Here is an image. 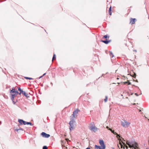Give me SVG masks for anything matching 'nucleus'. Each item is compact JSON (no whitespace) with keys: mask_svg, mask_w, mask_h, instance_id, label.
Returning <instances> with one entry per match:
<instances>
[{"mask_svg":"<svg viewBox=\"0 0 149 149\" xmlns=\"http://www.w3.org/2000/svg\"><path fill=\"white\" fill-rule=\"evenodd\" d=\"M86 149H90V148L89 147H88L86 148Z\"/></svg>","mask_w":149,"mask_h":149,"instance_id":"obj_27","label":"nucleus"},{"mask_svg":"<svg viewBox=\"0 0 149 149\" xmlns=\"http://www.w3.org/2000/svg\"><path fill=\"white\" fill-rule=\"evenodd\" d=\"M110 56L112 57H113V54L111 52L110 53Z\"/></svg>","mask_w":149,"mask_h":149,"instance_id":"obj_19","label":"nucleus"},{"mask_svg":"<svg viewBox=\"0 0 149 149\" xmlns=\"http://www.w3.org/2000/svg\"><path fill=\"white\" fill-rule=\"evenodd\" d=\"M46 74V73H44V74H43V75H42V77L43 76H44L45 74Z\"/></svg>","mask_w":149,"mask_h":149,"instance_id":"obj_28","label":"nucleus"},{"mask_svg":"<svg viewBox=\"0 0 149 149\" xmlns=\"http://www.w3.org/2000/svg\"><path fill=\"white\" fill-rule=\"evenodd\" d=\"M75 122V120L74 119H71V121L69 122L70 125L69 129L70 131H72L74 129V123Z\"/></svg>","mask_w":149,"mask_h":149,"instance_id":"obj_6","label":"nucleus"},{"mask_svg":"<svg viewBox=\"0 0 149 149\" xmlns=\"http://www.w3.org/2000/svg\"><path fill=\"white\" fill-rule=\"evenodd\" d=\"M18 90L20 92V93H19V95H20L21 93H22V92L23 91L20 88H18Z\"/></svg>","mask_w":149,"mask_h":149,"instance_id":"obj_14","label":"nucleus"},{"mask_svg":"<svg viewBox=\"0 0 149 149\" xmlns=\"http://www.w3.org/2000/svg\"><path fill=\"white\" fill-rule=\"evenodd\" d=\"M113 134L114 135H117V136H116L117 138V139L118 140H120V139H119L120 137V136L116 132H115L114 133H113ZM120 145H121V146H122V144L120 142Z\"/></svg>","mask_w":149,"mask_h":149,"instance_id":"obj_11","label":"nucleus"},{"mask_svg":"<svg viewBox=\"0 0 149 149\" xmlns=\"http://www.w3.org/2000/svg\"><path fill=\"white\" fill-rule=\"evenodd\" d=\"M126 143L130 148L134 147L135 148V147H137V144L134 140L131 141H126Z\"/></svg>","mask_w":149,"mask_h":149,"instance_id":"obj_3","label":"nucleus"},{"mask_svg":"<svg viewBox=\"0 0 149 149\" xmlns=\"http://www.w3.org/2000/svg\"><path fill=\"white\" fill-rule=\"evenodd\" d=\"M106 128L108 129V130H109V128H109L108 126H107V127H106Z\"/></svg>","mask_w":149,"mask_h":149,"instance_id":"obj_25","label":"nucleus"},{"mask_svg":"<svg viewBox=\"0 0 149 149\" xmlns=\"http://www.w3.org/2000/svg\"><path fill=\"white\" fill-rule=\"evenodd\" d=\"M136 20V19L135 18L133 19L131 18L130 19V23L132 24H135V21Z\"/></svg>","mask_w":149,"mask_h":149,"instance_id":"obj_9","label":"nucleus"},{"mask_svg":"<svg viewBox=\"0 0 149 149\" xmlns=\"http://www.w3.org/2000/svg\"><path fill=\"white\" fill-rule=\"evenodd\" d=\"M135 95H137V94L136 93H135Z\"/></svg>","mask_w":149,"mask_h":149,"instance_id":"obj_31","label":"nucleus"},{"mask_svg":"<svg viewBox=\"0 0 149 149\" xmlns=\"http://www.w3.org/2000/svg\"><path fill=\"white\" fill-rule=\"evenodd\" d=\"M134 51L135 52H137V51H136V50H134Z\"/></svg>","mask_w":149,"mask_h":149,"instance_id":"obj_29","label":"nucleus"},{"mask_svg":"<svg viewBox=\"0 0 149 149\" xmlns=\"http://www.w3.org/2000/svg\"><path fill=\"white\" fill-rule=\"evenodd\" d=\"M56 56L55 55V54H54L53 55V56L52 58V60L53 61V60H54L55 59H56Z\"/></svg>","mask_w":149,"mask_h":149,"instance_id":"obj_16","label":"nucleus"},{"mask_svg":"<svg viewBox=\"0 0 149 149\" xmlns=\"http://www.w3.org/2000/svg\"><path fill=\"white\" fill-rule=\"evenodd\" d=\"M23 94L25 97H29V95L27 93H26L24 91H23L22 92V93H21Z\"/></svg>","mask_w":149,"mask_h":149,"instance_id":"obj_12","label":"nucleus"},{"mask_svg":"<svg viewBox=\"0 0 149 149\" xmlns=\"http://www.w3.org/2000/svg\"><path fill=\"white\" fill-rule=\"evenodd\" d=\"M99 143L100 146L95 145V149H105L106 148L105 145L103 140H99Z\"/></svg>","mask_w":149,"mask_h":149,"instance_id":"obj_1","label":"nucleus"},{"mask_svg":"<svg viewBox=\"0 0 149 149\" xmlns=\"http://www.w3.org/2000/svg\"><path fill=\"white\" fill-rule=\"evenodd\" d=\"M102 41L106 44H107L110 42V41H107V40L106 39V40H102Z\"/></svg>","mask_w":149,"mask_h":149,"instance_id":"obj_13","label":"nucleus"},{"mask_svg":"<svg viewBox=\"0 0 149 149\" xmlns=\"http://www.w3.org/2000/svg\"><path fill=\"white\" fill-rule=\"evenodd\" d=\"M10 93H13V94H11V99L12 100L14 104H15V102H16L14 101V99L15 98V95H16L18 94L19 93L17 91H15V90L14 88H12V90H11L10 91Z\"/></svg>","mask_w":149,"mask_h":149,"instance_id":"obj_2","label":"nucleus"},{"mask_svg":"<svg viewBox=\"0 0 149 149\" xmlns=\"http://www.w3.org/2000/svg\"><path fill=\"white\" fill-rule=\"evenodd\" d=\"M89 129L90 130L95 132L98 130V128L95 127L93 123H91L90 124Z\"/></svg>","mask_w":149,"mask_h":149,"instance_id":"obj_5","label":"nucleus"},{"mask_svg":"<svg viewBox=\"0 0 149 149\" xmlns=\"http://www.w3.org/2000/svg\"><path fill=\"white\" fill-rule=\"evenodd\" d=\"M107 37V35H105L103 37L104 38H106Z\"/></svg>","mask_w":149,"mask_h":149,"instance_id":"obj_22","label":"nucleus"},{"mask_svg":"<svg viewBox=\"0 0 149 149\" xmlns=\"http://www.w3.org/2000/svg\"><path fill=\"white\" fill-rule=\"evenodd\" d=\"M109 11L111 12V6L109 8Z\"/></svg>","mask_w":149,"mask_h":149,"instance_id":"obj_23","label":"nucleus"},{"mask_svg":"<svg viewBox=\"0 0 149 149\" xmlns=\"http://www.w3.org/2000/svg\"><path fill=\"white\" fill-rule=\"evenodd\" d=\"M1 124V122H0V125Z\"/></svg>","mask_w":149,"mask_h":149,"instance_id":"obj_32","label":"nucleus"},{"mask_svg":"<svg viewBox=\"0 0 149 149\" xmlns=\"http://www.w3.org/2000/svg\"><path fill=\"white\" fill-rule=\"evenodd\" d=\"M18 122L21 124L26 125V122L22 120L19 119Z\"/></svg>","mask_w":149,"mask_h":149,"instance_id":"obj_10","label":"nucleus"},{"mask_svg":"<svg viewBox=\"0 0 149 149\" xmlns=\"http://www.w3.org/2000/svg\"><path fill=\"white\" fill-rule=\"evenodd\" d=\"M109 130H110V131L112 133H113H113H114V131L112 129H111L110 128L109 129Z\"/></svg>","mask_w":149,"mask_h":149,"instance_id":"obj_20","label":"nucleus"},{"mask_svg":"<svg viewBox=\"0 0 149 149\" xmlns=\"http://www.w3.org/2000/svg\"><path fill=\"white\" fill-rule=\"evenodd\" d=\"M109 15H111V12L109 11Z\"/></svg>","mask_w":149,"mask_h":149,"instance_id":"obj_24","label":"nucleus"},{"mask_svg":"<svg viewBox=\"0 0 149 149\" xmlns=\"http://www.w3.org/2000/svg\"><path fill=\"white\" fill-rule=\"evenodd\" d=\"M117 79H119V78H117Z\"/></svg>","mask_w":149,"mask_h":149,"instance_id":"obj_34","label":"nucleus"},{"mask_svg":"<svg viewBox=\"0 0 149 149\" xmlns=\"http://www.w3.org/2000/svg\"><path fill=\"white\" fill-rule=\"evenodd\" d=\"M141 111V110H139V111L140 112Z\"/></svg>","mask_w":149,"mask_h":149,"instance_id":"obj_33","label":"nucleus"},{"mask_svg":"<svg viewBox=\"0 0 149 149\" xmlns=\"http://www.w3.org/2000/svg\"><path fill=\"white\" fill-rule=\"evenodd\" d=\"M43 149H47V146H44L43 147Z\"/></svg>","mask_w":149,"mask_h":149,"instance_id":"obj_21","label":"nucleus"},{"mask_svg":"<svg viewBox=\"0 0 149 149\" xmlns=\"http://www.w3.org/2000/svg\"><path fill=\"white\" fill-rule=\"evenodd\" d=\"M26 124L30 125L31 126H32L33 125V124H32L31 123L28 122H26Z\"/></svg>","mask_w":149,"mask_h":149,"instance_id":"obj_15","label":"nucleus"},{"mask_svg":"<svg viewBox=\"0 0 149 149\" xmlns=\"http://www.w3.org/2000/svg\"><path fill=\"white\" fill-rule=\"evenodd\" d=\"M121 125L124 127L127 128L128 127L130 124V123L127 122L125 120H123L121 121Z\"/></svg>","mask_w":149,"mask_h":149,"instance_id":"obj_4","label":"nucleus"},{"mask_svg":"<svg viewBox=\"0 0 149 149\" xmlns=\"http://www.w3.org/2000/svg\"><path fill=\"white\" fill-rule=\"evenodd\" d=\"M79 111L80 110L78 109H77L76 110H75V111L73 112L72 114L73 117L75 118H76L77 116V114Z\"/></svg>","mask_w":149,"mask_h":149,"instance_id":"obj_7","label":"nucleus"},{"mask_svg":"<svg viewBox=\"0 0 149 149\" xmlns=\"http://www.w3.org/2000/svg\"><path fill=\"white\" fill-rule=\"evenodd\" d=\"M131 84V83L130 82H129V83H128V84L129 85H130Z\"/></svg>","mask_w":149,"mask_h":149,"instance_id":"obj_30","label":"nucleus"},{"mask_svg":"<svg viewBox=\"0 0 149 149\" xmlns=\"http://www.w3.org/2000/svg\"><path fill=\"white\" fill-rule=\"evenodd\" d=\"M108 97L107 96H105V98L104 99V101L105 102H106L107 100Z\"/></svg>","mask_w":149,"mask_h":149,"instance_id":"obj_18","label":"nucleus"},{"mask_svg":"<svg viewBox=\"0 0 149 149\" xmlns=\"http://www.w3.org/2000/svg\"><path fill=\"white\" fill-rule=\"evenodd\" d=\"M41 135L45 138H48L50 136V135L49 134H47L45 132H42L41 133Z\"/></svg>","mask_w":149,"mask_h":149,"instance_id":"obj_8","label":"nucleus"},{"mask_svg":"<svg viewBox=\"0 0 149 149\" xmlns=\"http://www.w3.org/2000/svg\"><path fill=\"white\" fill-rule=\"evenodd\" d=\"M25 78L26 79H30V80H32V79H33L32 78H30V77H25Z\"/></svg>","mask_w":149,"mask_h":149,"instance_id":"obj_17","label":"nucleus"},{"mask_svg":"<svg viewBox=\"0 0 149 149\" xmlns=\"http://www.w3.org/2000/svg\"><path fill=\"white\" fill-rule=\"evenodd\" d=\"M42 77V76H41L40 77H39V78H38V79H40V78H41V77Z\"/></svg>","mask_w":149,"mask_h":149,"instance_id":"obj_26","label":"nucleus"}]
</instances>
